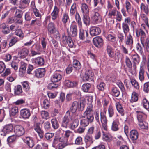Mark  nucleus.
Returning a JSON list of instances; mask_svg holds the SVG:
<instances>
[{"label": "nucleus", "mask_w": 149, "mask_h": 149, "mask_svg": "<svg viewBox=\"0 0 149 149\" xmlns=\"http://www.w3.org/2000/svg\"><path fill=\"white\" fill-rule=\"evenodd\" d=\"M140 8L141 10L144 11L146 15L148 14L149 10L147 6H145L144 3H142L141 4Z\"/></svg>", "instance_id": "nucleus-61"}, {"label": "nucleus", "mask_w": 149, "mask_h": 149, "mask_svg": "<svg viewBox=\"0 0 149 149\" xmlns=\"http://www.w3.org/2000/svg\"><path fill=\"white\" fill-rule=\"evenodd\" d=\"M13 129V127L12 124L6 125L3 127V129L0 131V134L2 136H5L7 134L12 132Z\"/></svg>", "instance_id": "nucleus-7"}, {"label": "nucleus", "mask_w": 149, "mask_h": 149, "mask_svg": "<svg viewBox=\"0 0 149 149\" xmlns=\"http://www.w3.org/2000/svg\"><path fill=\"white\" fill-rule=\"evenodd\" d=\"M144 72V69L141 68L139 73L138 78L139 80L141 82H143L145 80Z\"/></svg>", "instance_id": "nucleus-35"}, {"label": "nucleus", "mask_w": 149, "mask_h": 149, "mask_svg": "<svg viewBox=\"0 0 149 149\" xmlns=\"http://www.w3.org/2000/svg\"><path fill=\"white\" fill-rule=\"evenodd\" d=\"M18 109L17 107L14 106L11 108L10 111V114L11 116H14L18 113Z\"/></svg>", "instance_id": "nucleus-51"}, {"label": "nucleus", "mask_w": 149, "mask_h": 149, "mask_svg": "<svg viewBox=\"0 0 149 149\" xmlns=\"http://www.w3.org/2000/svg\"><path fill=\"white\" fill-rule=\"evenodd\" d=\"M63 41H66L67 43L70 48H72L74 47V46L73 42L72 39L71 37L70 36H63Z\"/></svg>", "instance_id": "nucleus-21"}, {"label": "nucleus", "mask_w": 149, "mask_h": 149, "mask_svg": "<svg viewBox=\"0 0 149 149\" xmlns=\"http://www.w3.org/2000/svg\"><path fill=\"white\" fill-rule=\"evenodd\" d=\"M62 78V72L59 70H57L51 76V80L52 82H58L61 80Z\"/></svg>", "instance_id": "nucleus-8"}, {"label": "nucleus", "mask_w": 149, "mask_h": 149, "mask_svg": "<svg viewBox=\"0 0 149 149\" xmlns=\"http://www.w3.org/2000/svg\"><path fill=\"white\" fill-rule=\"evenodd\" d=\"M91 88V85L89 83L84 84L82 86L81 89L83 91L85 92H88Z\"/></svg>", "instance_id": "nucleus-46"}, {"label": "nucleus", "mask_w": 149, "mask_h": 149, "mask_svg": "<svg viewBox=\"0 0 149 149\" xmlns=\"http://www.w3.org/2000/svg\"><path fill=\"white\" fill-rule=\"evenodd\" d=\"M135 49L137 52L140 55H143V49L141 44L138 42L135 45Z\"/></svg>", "instance_id": "nucleus-42"}, {"label": "nucleus", "mask_w": 149, "mask_h": 149, "mask_svg": "<svg viewBox=\"0 0 149 149\" xmlns=\"http://www.w3.org/2000/svg\"><path fill=\"white\" fill-rule=\"evenodd\" d=\"M130 23V17L126 18L124 22L122 23V28L123 32L126 36L130 31L129 25Z\"/></svg>", "instance_id": "nucleus-4"}, {"label": "nucleus", "mask_w": 149, "mask_h": 149, "mask_svg": "<svg viewBox=\"0 0 149 149\" xmlns=\"http://www.w3.org/2000/svg\"><path fill=\"white\" fill-rule=\"evenodd\" d=\"M32 62L34 65L41 66L44 65L45 60L43 57L38 56L33 59Z\"/></svg>", "instance_id": "nucleus-15"}, {"label": "nucleus", "mask_w": 149, "mask_h": 149, "mask_svg": "<svg viewBox=\"0 0 149 149\" xmlns=\"http://www.w3.org/2000/svg\"><path fill=\"white\" fill-rule=\"evenodd\" d=\"M79 38L81 40L87 39L89 36L88 32V30H84L82 28H79Z\"/></svg>", "instance_id": "nucleus-14"}, {"label": "nucleus", "mask_w": 149, "mask_h": 149, "mask_svg": "<svg viewBox=\"0 0 149 149\" xmlns=\"http://www.w3.org/2000/svg\"><path fill=\"white\" fill-rule=\"evenodd\" d=\"M14 132L17 136L19 137L24 134L25 130L22 126L16 125L14 128Z\"/></svg>", "instance_id": "nucleus-11"}, {"label": "nucleus", "mask_w": 149, "mask_h": 149, "mask_svg": "<svg viewBox=\"0 0 149 149\" xmlns=\"http://www.w3.org/2000/svg\"><path fill=\"white\" fill-rule=\"evenodd\" d=\"M0 28L2 29V33L4 34L9 33L10 32L9 26L5 23H3L0 25Z\"/></svg>", "instance_id": "nucleus-26"}, {"label": "nucleus", "mask_w": 149, "mask_h": 149, "mask_svg": "<svg viewBox=\"0 0 149 149\" xmlns=\"http://www.w3.org/2000/svg\"><path fill=\"white\" fill-rule=\"evenodd\" d=\"M41 19L36 18L31 20L30 25L31 26L39 27L41 26Z\"/></svg>", "instance_id": "nucleus-31"}, {"label": "nucleus", "mask_w": 149, "mask_h": 149, "mask_svg": "<svg viewBox=\"0 0 149 149\" xmlns=\"http://www.w3.org/2000/svg\"><path fill=\"white\" fill-rule=\"evenodd\" d=\"M72 65L76 70H79L81 67L80 62L77 60H74L72 62Z\"/></svg>", "instance_id": "nucleus-45"}, {"label": "nucleus", "mask_w": 149, "mask_h": 149, "mask_svg": "<svg viewBox=\"0 0 149 149\" xmlns=\"http://www.w3.org/2000/svg\"><path fill=\"white\" fill-rule=\"evenodd\" d=\"M142 104L145 109L149 111V101L146 98L143 100Z\"/></svg>", "instance_id": "nucleus-52"}, {"label": "nucleus", "mask_w": 149, "mask_h": 149, "mask_svg": "<svg viewBox=\"0 0 149 149\" xmlns=\"http://www.w3.org/2000/svg\"><path fill=\"white\" fill-rule=\"evenodd\" d=\"M114 108L111 104H110L107 108V112L109 117L111 118L115 114Z\"/></svg>", "instance_id": "nucleus-33"}, {"label": "nucleus", "mask_w": 149, "mask_h": 149, "mask_svg": "<svg viewBox=\"0 0 149 149\" xmlns=\"http://www.w3.org/2000/svg\"><path fill=\"white\" fill-rule=\"evenodd\" d=\"M59 11V9L56 6H55L53 11L51 14L52 19L53 21L55 20L58 17Z\"/></svg>", "instance_id": "nucleus-20"}, {"label": "nucleus", "mask_w": 149, "mask_h": 149, "mask_svg": "<svg viewBox=\"0 0 149 149\" xmlns=\"http://www.w3.org/2000/svg\"><path fill=\"white\" fill-rule=\"evenodd\" d=\"M70 111H67L62 119L61 123V126L62 127L66 128L68 127L70 120Z\"/></svg>", "instance_id": "nucleus-9"}, {"label": "nucleus", "mask_w": 149, "mask_h": 149, "mask_svg": "<svg viewBox=\"0 0 149 149\" xmlns=\"http://www.w3.org/2000/svg\"><path fill=\"white\" fill-rule=\"evenodd\" d=\"M139 94L136 92L134 91L132 94L131 99L130 100V102L133 103L136 102L138 100Z\"/></svg>", "instance_id": "nucleus-40"}, {"label": "nucleus", "mask_w": 149, "mask_h": 149, "mask_svg": "<svg viewBox=\"0 0 149 149\" xmlns=\"http://www.w3.org/2000/svg\"><path fill=\"white\" fill-rule=\"evenodd\" d=\"M94 73L91 70L87 69L83 77V80L84 82L92 81L94 80Z\"/></svg>", "instance_id": "nucleus-5"}, {"label": "nucleus", "mask_w": 149, "mask_h": 149, "mask_svg": "<svg viewBox=\"0 0 149 149\" xmlns=\"http://www.w3.org/2000/svg\"><path fill=\"white\" fill-rule=\"evenodd\" d=\"M77 9L76 3L74 2L71 7L70 11V16H72L75 14Z\"/></svg>", "instance_id": "nucleus-48"}, {"label": "nucleus", "mask_w": 149, "mask_h": 149, "mask_svg": "<svg viewBox=\"0 0 149 149\" xmlns=\"http://www.w3.org/2000/svg\"><path fill=\"white\" fill-rule=\"evenodd\" d=\"M46 70L45 68H39L36 69L34 71L35 76L38 78H41L44 77Z\"/></svg>", "instance_id": "nucleus-16"}, {"label": "nucleus", "mask_w": 149, "mask_h": 149, "mask_svg": "<svg viewBox=\"0 0 149 149\" xmlns=\"http://www.w3.org/2000/svg\"><path fill=\"white\" fill-rule=\"evenodd\" d=\"M117 11L116 8H113L109 10L108 16L111 18H112L113 17H114Z\"/></svg>", "instance_id": "nucleus-54"}, {"label": "nucleus", "mask_w": 149, "mask_h": 149, "mask_svg": "<svg viewBox=\"0 0 149 149\" xmlns=\"http://www.w3.org/2000/svg\"><path fill=\"white\" fill-rule=\"evenodd\" d=\"M113 49L110 44H108L106 45V51L109 57L111 58L114 56Z\"/></svg>", "instance_id": "nucleus-23"}, {"label": "nucleus", "mask_w": 149, "mask_h": 149, "mask_svg": "<svg viewBox=\"0 0 149 149\" xmlns=\"http://www.w3.org/2000/svg\"><path fill=\"white\" fill-rule=\"evenodd\" d=\"M20 114L22 117L25 119H28L31 115L30 110L28 109H21Z\"/></svg>", "instance_id": "nucleus-19"}, {"label": "nucleus", "mask_w": 149, "mask_h": 149, "mask_svg": "<svg viewBox=\"0 0 149 149\" xmlns=\"http://www.w3.org/2000/svg\"><path fill=\"white\" fill-rule=\"evenodd\" d=\"M51 121L52 127L54 129L56 130L59 128V125L56 118L52 119Z\"/></svg>", "instance_id": "nucleus-43"}, {"label": "nucleus", "mask_w": 149, "mask_h": 149, "mask_svg": "<svg viewBox=\"0 0 149 149\" xmlns=\"http://www.w3.org/2000/svg\"><path fill=\"white\" fill-rule=\"evenodd\" d=\"M130 80L132 86L135 88L137 89H139V83L135 79L130 78Z\"/></svg>", "instance_id": "nucleus-50"}, {"label": "nucleus", "mask_w": 149, "mask_h": 149, "mask_svg": "<svg viewBox=\"0 0 149 149\" xmlns=\"http://www.w3.org/2000/svg\"><path fill=\"white\" fill-rule=\"evenodd\" d=\"M14 94L16 95H20L22 92V86L20 85H18L14 88Z\"/></svg>", "instance_id": "nucleus-44"}, {"label": "nucleus", "mask_w": 149, "mask_h": 149, "mask_svg": "<svg viewBox=\"0 0 149 149\" xmlns=\"http://www.w3.org/2000/svg\"><path fill=\"white\" fill-rule=\"evenodd\" d=\"M143 90L146 93L149 92V82H146L144 84Z\"/></svg>", "instance_id": "nucleus-64"}, {"label": "nucleus", "mask_w": 149, "mask_h": 149, "mask_svg": "<svg viewBox=\"0 0 149 149\" xmlns=\"http://www.w3.org/2000/svg\"><path fill=\"white\" fill-rule=\"evenodd\" d=\"M117 37L119 43H122L123 42L125 39V37L126 36H125L123 33L121 32H118L117 35Z\"/></svg>", "instance_id": "nucleus-58"}, {"label": "nucleus", "mask_w": 149, "mask_h": 149, "mask_svg": "<svg viewBox=\"0 0 149 149\" xmlns=\"http://www.w3.org/2000/svg\"><path fill=\"white\" fill-rule=\"evenodd\" d=\"M83 20L84 23L86 26L89 25L90 23V19L88 15H83Z\"/></svg>", "instance_id": "nucleus-49"}, {"label": "nucleus", "mask_w": 149, "mask_h": 149, "mask_svg": "<svg viewBox=\"0 0 149 149\" xmlns=\"http://www.w3.org/2000/svg\"><path fill=\"white\" fill-rule=\"evenodd\" d=\"M100 33V29L98 27L92 26L90 29V33L92 36L98 35Z\"/></svg>", "instance_id": "nucleus-22"}, {"label": "nucleus", "mask_w": 149, "mask_h": 149, "mask_svg": "<svg viewBox=\"0 0 149 149\" xmlns=\"http://www.w3.org/2000/svg\"><path fill=\"white\" fill-rule=\"evenodd\" d=\"M18 38L17 37H12L9 43V47H11L14 45L18 41Z\"/></svg>", "instance_id": "nucleus-60"}, {"label": "nucleus", "mask_w": 149, "mask_h": 149, "mask_svg": "<svg viewBox=\"0 0 149 149\" xmlns=\"http://www.w3.org/2000/svg\"><path fill=\"white\" fill-rule=\"evenodd\" d=\"M90 123L85 118L82 119L80 121V124L82 127H85L88 126Z\"/></svg>", "instance_id": "nucleus-57"}, {"label": "nucleus", "mask_w": 149, "mask_h": 149, "mask_svg": "<svg viewBox=\"0 0 149 149\" xmlns=\"http://www.w3.org/2000/svg\"><path fill=\"white\" fill-rule=\"evenodd\" d=\"M138 132L136 130H132L130 131L129 137L132 141L136 140L138 139Z\"/></svg>", "instance_id": "nucleus-24"}, {"label": "nucleus", "mask_w": 149, "mask_h": 149, "mask_svg": "<svg viewBox=\"0 0 149 149\" xmlns=\"http://www.w3.org/2000/svg\"><path fill=\"white\" fill-rule=\"evenodd\" d=\"M125 63L126 64V65L127 67L129 68V72H131L132 74L133 73L132 72V62L129 58L127 56L125 57Z\"/></svg>", "instance_id": "nucleus-38"}, {"label": "nucleus", "mask_w": 149, "mask_h": 149, "mask_svg": "<svg viewBox=\"0 0 149 149\" xmlns=\"http://www.w3.org/2000/svg\"><path fill=\"white\" fill-rule=\"evenodd\" d=\"M94 45L97 48H100L104 45V40L100 36H96L93 39Z\"/></svg>", "instance_id": "nucleus-10"}, {"label": "nucleus", "mask_w": 149, "mask_h": 149, "mask_svg": "<svg viewBox=\"0 0 149 149\" xmlns=\"http://www.w3.org/2000/svg\"><path fill=\"white\" fill-rule=\"evenodd\" d=\"M131 58L132 61V67L133 70H136L137 68V65L140 62V57L137 54L132 55Z\"/></svg>", "instance_id": "nucleus-12"}, {"label": "nucleus", "mask_w": 149, "mask_h": 149, "mask_svg": "<svg viewBox=\"0 0 149 149\" xmlns=\"http://www.w3.org/2000/svg\"><path fill=\"white\" fill-rule=\"evenodd\" d=\"M100 10V8L98 7L91 12V18L93 21L96 23H97L101 21V17L99 13Z\"/></svg>", "instance_id": "nucleus-3"}, {"label": "nucleus", "mask_w": 149, "mask_h": 149, "mask_svg": "<svg viewBox=\"0 0 149 149\" xmlns=\"http://www.w3.org/2000/svg\"><path fill=\"white\" fill-rule=\"evenodd\" d=\"M43 107L45 109H49L50 106V102L47 99H45L43 102Z\"/></svg>", "instance_id": "nucleus-62"}, {"label": "nucleus", "mask_w": 149, "mask_h": 149, "mask_svg": "<svg viewBox=\"0 0 149 149\" xmlns=\"http://www.w3.org/2000/svg\"><path fill=\"white\" fill-rule=\"evenodd\" d=\"M110 94L113 96L118 97L120 94V91L117 88L113 87L111 89Z\"/></svg>", "instance_id": "nucleus-36"}, {"label": "nucleus", "mask_w": 149, "mask_h": 149, "mask_svg": "<svg viewBox=\"0 0 149 149\" xmlns=\"http://www.w3.org/2000/svg\"><path fill=\"white\" fill-rule=\"evenodd\" d=\"M119 122L115 120L113 121L112 122L111 126V130L113 131H118L119 130Z\"/></svg>", "instance_id": "nucleus-47"}, {"label": "nucleus", "mask_w": 149, "mask_h": 149, "mask_svg": "<svg viewBox=\"0 0 149 149\" xmlns=\"http://www.w3.org/2000/svg\"><path fill=\"white\" fill-rule=\"evenodd\" d=\"M22 85L24 90L25 91L27 92L29 91L30 86L29 85V83L27 81H24L21 82Z\"/></svg>", "instance_id": "nucleus-56"}, {"label": "nucleus", "mask_w": 149, "mask_h": 149, "mask_svg": "<svg viewBox=\"0 0 149 149\" xmlns=\"http://www.w3.org/2000/svg\"><path fill=\"white\" fill-rule=\"evenodd\" d=\"M94 112L93 105L92 104H87L86 109L83 113V117L86 118L90 123H91L94 120Z\"/></svg>", "instance_id": "nucleus-1"}, {"label": "nucleus", "mask_w": 149, "mask_h": 149, "mask_svg": "<svg viewBox=\"0 0 149 149\" xmlns=\"http://www.w3.org/2000/svg\"><path fill=\"white\" fill-rule=\"evenodd\" d=\"M126 38L125 40V44L128 46L130 49H131L132 48L133 44V38L130 33L128 35L126 36Z\"/></svg>", "instance_id": "nucleus-17"}, {"label": "nucleus", "mask_w": 149, "mask_h": 149, "mask_svg": "<svg viewBox=\"0 0 149 149\" xmlns=\"http://www.w3.org/2000/svg\"><path fill=\"white\" fill-rule=\"evenodd\" d=\"M28 50L26 48H23L18 52V54L21 58H24L28 55Z\"/></svg>", "instance_id": "nucleus-28"}, {"label": "nucleus", "mask_w": 149, "mask_h": 149, "mask_svg": "<svg viewBox=\"0 0 149 149\" xmlns=\"http://www.w3.org/2000/svg\"><path fill=\"white\" fill-rule=\"evenodd\" d=\"M100 122L102 128L105 130H107V120L105 114L102 111L100 112Z\"/></svg>", "instance_id": "nucleus-13"}, {"label": "nucleus", "mask_w": 149, "mask_h": 149, "mask_svg": "<svg viewBox=\"0 0 149 149\" xmlns=\"http://www.w3.org/2000/svg\"><path fill=\"white\" fill-rule=\"evenodd\" d=\"M136 112L137 113V119L139 123L143 122L144 120V114L139 111H136Z\"/></svg>", "instance_id": "nucleus-39"}, {"label": "nucleus", "mask_w": 149, "mask_h": 149, "mask_svg": "<svg viewBox=\"0 0 149 149\" xmlns=\"http://www.w3.org/2000/svg\"><path fill=\"white\" fill-rule=\"evenodd\" d=\"M139 128L141 129H147L148 127V123L145 122H143L138 123Z\"/></svg>", "instance_id": "nucleus-55"}, {"label": "nucleus", "mask_w": 149, "mask_h": 149, "mask_svg": "<svg viewBox=\"0 0 149 149\" xmlns=\"http://www.w3.org/2000/svg\"><path fill=\"white\" fill-rule=\"evenodd\" d=\"M79 124V120L78 119H75L72 121L69 125L70 129L74 130L77 128Z\"/></svg>", "instance_id": "nucleus-34"}, {"label": "nucleus", "mask_w": 149, "mask_h": 149, "mask_svg": "<svg viewBox=\"0 0 149 149\" xmlns=\"http://www.w3.org/2000/svg\"><path fill=\"white\" fill-rule=\"evenodd\" d=\"M23 12L21 10L17 9L14 14L15 17L19 19L22 18V17Z\"/></svg>", "instance_id": "nucleus-53"}, {"label": "nucleus", "mask_w": 149, "mask_h": 149, "mask_svg": "<svg viewBox=\"0 0 149 149\" xmlns=\"http://www.w3.org/2000/svg\"><path fill=\"white\" fill-rule=\"evenodd\" d=\"M84 141L87 145H90L93 142V139L92 136L86 135L85 136Z\"/></svg>", "instance_id": "nucleus-37"}, {"label": "nucleus", "mask_w": 149, "mask_h": 149, "mask_svg": "<svg viewBox=\"0 0 149 149\" xmlns=\"http://www.w3.org/2000/svg\"><path fill=\"white\" fill-rule=\"evenodd\" d=\"M115 106L121 116H124L125 115L124 110L121 104L119 102L116 103Z\"/></svg>", "instance_id": "nucleus-32"}, {"label": "nucleus", "mask_w": 149, "mask_h": 149, "mask_svg": "<svg viewBox=\"0 0 149 149\" xmlns=\"http://www.w3.org/2000/svg\"><path fill=\"white\" fill-rule=\"evenodd\" d=\"M81 12L83 15H88L89 12V8L86 3H82L81 6Z\"/></svg>", "instance_id": "nucleus-30"}, {"label": "nucleus", "mask_w": 149, "mask_h": 149, "mask_svg": "<svg viewBox=\"0 0 149 149\" xmlns=\"http://www.w3.org/2000/svg\"><path fill=\"white\" fill-rule=\"evenodd\" d=\"M32 11L35 16L40 19L41 18L42 15H43L44 13L43 10L42 8L38 10L36 8Z\"/></svg>", "instance_id": "nucleus-27"}, {"label": "nucleus", "mask_w": 149, "mask_h": 149, "mask_svg": "<svg viewBox=\"0 0 149 149\" xmlns=\"http://www.w3.org/2000/svg\"><path fill=\"white\" fill-rule=\"evenodd\" d=\"M85 107V104L83 103H79L77 101H74L70 106V111L72 113L76 112L77 110L79 111H83Z\"/></svg>", "instance_id": "nucleus-2"}, {"label": "nucleus", "mask_w": 149, "mask_h": 149, "mask_svg": "<svg viewBox=\"0 0 149 149\" xmlns=\"http://www.w3.org/2000/svg\"><path fill=\"white\" fill-rule=\"evenodd\" d=\"M107 39L108 41L113 44L117 42L116 38L115 35L109 34L107 37Z\"/></svg>", "instance_id": "nucleus-41"}, {"label": "nucleus", "mask_w": 149, "mask_h": 149, "mask_svg": "<svg viewBox=\"0 0 149 149\" xmlns=\"http://www.w3.org/2000/svg\"><path fill=\"white\" fill-rule=\"evenodd\" d=\"M77 28L76 25H72L70 27V35L72 37H75L77 34Z\"/></svg>", "instance_id": "nucleus-25"}, {"label": "nucleus", "mask_w": 149, "mask_h": 149, "mask_svg": "<svg viewBox=\"0 0 149 149\" xmlns=\"http://www.w3.org/2000/svg\"><path fill=\"white\" fill-rule=\"evenodd\" d=\"M47 30L49 33L50 34H54L56 31L58 32L56 27V25L53 22H50L47 25Z\"/></svg>", "instance_id": "nucleus-18"}, {"label": "nucleus", "mask_w": 149, "mask_h": 149, "mask_svg": "<svg viewBox=\"0 0 149 149\" xmlns=\"http://www.w3.org/2000/svg\"><path fill=\"white\" fill-rule=\"evenodd\" d=\"M24 141L30 148L33 147L34 145V141L33 139L29 137H26L24 139Z\"/></svg>", "instance_id": "nucleus-29"}, {"label": "nucleus", "mask_w": 149, "mask_h": 149, "mask_svg": "<svg viewBox=\"0 0 149 149\" xmlns=\"http://www.w3.org/2000/svg\"><path fill=\"white\" fill-rule=\"evenodd\" d=\"M69 18L68 14L66 13H63V16L61 18L63 23L65 24L67 23L68 20H69Z\"/></svg>", "instance_id": "nucleus-59"}, {"label": "nucleus", "mask_w": 149, "mask_h": 149, "mask_svg": "<svg viewBox=\"0 0 149 149\" xmlns=\"http://www.w3.org/2000/svg\"><path fill=\"white\" fill-rule=\"evenodd\" d=\"M41 116L42 118L47 120L49 118V114L48 112L42 111L41 112Z\"/></svg>", "instance_id": "nucleus-63"}, {"label": "nucleus", "mask_w": 149, "mask_h": 149, "mask_svg": "<svg viewBox=\"0 0 149 149\" xmlns=\"http://www.w3.org/2000/svg\"><path fill=\"white\" fill-rule=\"evenodd\" d=\"M136 36L137 37H140V40L143 46H144V39L146 37L145 31L141 28L136 29L135 30Z\"/></svg>", "instance_id": "nucleus-6"}]
</instances>
